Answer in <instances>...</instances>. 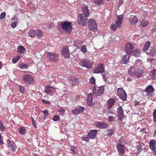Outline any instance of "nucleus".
I'll return each instance as SVG.
<instances>
[{
  "label": "nucleus",
  "mask_w": 156,
  "mask_h": 156,
  "mask_svg": "<svg viewBox=\"0 0 156 156\" xmlns=\"http://www.w3.org/2000/svg\"><path fill=\"white\" fill-rule=\"evenodd\" d=\"M140 101H135L134 102L135 106H136V105H139V104H140Z\"/></svg>",
  "instance_id": "680f3d73"
},
{
  "label": "nucleus",
  "mask_w": 156,
  "mask_h": 156,
  "mask_svg": "<svg viewBox=\"0 0 156 156\" xmlns=\"http://www.w3.org/2000/svg\"><path fill=\"white\" fill-rule=\"evenodd\" d=\"M113 133V131L112 129H109L108 130L107 132V134L108 136L110 137L112 136Z\"/></svg>",
  "instance_id": "09e8293b"
},
{
  "label": "nucleus",
  "mask_w": 156,
  "mask_h": 156,
  "mask_svg": "<svg viewBox=\"0 0 156 156\" xmlns=\"http://www.w3.org/2000/svg\"><path fill=\"white\" fill-rule=\"evenodd\" d=\"M4 126L3 124L0 120V130H3L4 129Z\"/></svg>",
  "instance_id": "6e6d98bb"
},
{
  "label": "nucleus",
  "mask_w": 156,
  "mask_h": 156,
  "mask_svg": "<svg viewBox=\"0 0 156 156\" xmlns=\"http://www.w3.org/2000/svg\"><path fill=\"white\" fill-rule=\"evenodd\" d=\"M105 69L104 68V65L101 64L97 65V67L94 69V73L96 74L104 73Z\"/></svg>",
  "instance_id": "1a4fd4ad"
},
{
  "label": "nucleus",
  "mask_w": 156,
  "mask_h": 156,
  "mask_svg": "<svg viewBox=\"0 0 156 156\" xmlns=\"http://www.w3.org/2000/svg\"><path fill=\"white\" fill-rule=\"evenodd\" d=\"M16 148V144L14 142H12L11 143H10V150H11L12 151L15 152Z\"/></svg>",
  "instance_id": "72a5a7b5"
},
{
  "label": "nucleus",
  "mask_w": 156,
  "mask_h": 156,
  "mask_svg": "<svg viewBox=\"0 0 156 156\" xmlns=\"http://www.w3.org/2000/svg\"><path fill=\"white\" fill-rule=\"evenodd\" d=\"M143 71L139 68H136V70L135 71L134 76H136L138 78H140L143 75Z\"/></svg>",
  "instance_id": "b1692460"
},
{
  "label": "nucleus",
  "mask_w": 156,
  "mask_h": 156,
  "mask_svg": "<svg viewBox=\"0 0 156 156\" xmlns=\"http://www.w3.org/2000/svg\"><path fill=\"white\" fill-rule=\"evenodd\" d=\"M61 23V27L64 31L68 34L71 33L73 28L71 23L65 21Z\"/></svg>",
  "instance_id": "f257e3e1"
},
{
  "label": "nucleus",
  "mask_w": 156,
  "mask_h": 156,
  "mask_svg": "<svg viewBox=\"0 0 156 156\" xmlns=\"http://www.w3.org/2000/svg\"><path fill=\"white\" fill-rule=\"evenodd\" d=\"M151 43L150 42L148 41L146 43L145 45L143 48V50L144 51H146L148 50L149 47L151 45Z\"/></svg>",
  "instance_id": "473e14b6"
},
{
  "label": "nucleus",
  "mask_w": 156,
  "mask_h": 156,
  "mask_svg": "<svg viewBox=\"0 0 156 156\" xmlns=\"http://www.w3.org/2000/svg\"><path fill=\"white\" fill-rule=\"evenodd\" d=\"M129 58L130 56L128 54L124 55L121 60V62L122 64H127L129 61Z\"/></svg>",
  "instance_id": "393cba45"
},
{
  "label": "nucleus",
  "mask_w": 156,
  "mask_h": 156,
  "mask_svg": "<svg viewBox=\"0 0 156 156\" xmlns=\"http://www.w3.org/2000/svg\"><path fill=\"white\" fill-rule=\"evenodd\" d=\"M18 66L20 68L21 70L27 69L28 68V65L23 63H20L18 64Z\"/></svg>",
  "instance_id": "c756f323"
},
{
  "label": "nucleus",
  "mask_w": 156,
  "mask_h": 156,
  "mask_svg": "<svg viewBox=\"0 0 156 156\" xmlns=\"http://www.w3.org/2000/svg\"><path fill=\"white\" fill-rule=\"evenodd\" d=\"M20 56L19 55H17L16 56L14 57L12 59V62L13 63H16L19 60Z\"/></svg>",
  "instance_id": "e433bc0d"
},
{
  "label": "nucleus",
  "mask_w": 156,
  "mask_h": 156,
  "mask_svg": "<svg viewBox=\"0 0 156 156\" xmlns=\"http://www.w3.org/2000/svg\"><path fill=\"white\" fill-rule=\"evenodd\" d=\"M18 87L19 88L20 92L21 93H24L25 92V88L24 87L19 85Z\"/></svg>",
  "instance_id": "49530a36"
},
{
  "label": "nucleus",
  "mask_w": 156,
  "mask_h": 156,
  "mask_svg": "<svg viewBox=\"0 0 156 156\" xmlns=\"http://www.w3.org/2000/svg\"><path fill=\"white\" fill-rule=\"evenodd\" d=\"M135 70H136V68H135L134 65L131 66L128 69V72L129 74L132 76H135Z\"/></svg>",
  "instance_id": "5701e85b"
},
{
  "label": "nucleus",
  "mask_w": 156,
  "mask_h": 156,
  "mask_svg": "<svg viewBox=\"0 0 156 156\" xmlns=\"http://www.w3.org/2000/svg\"><path fill=\"white\" fill-rule=\"evenodd\" d=\"M117 115L119 120V121H122V119L124 116V112L122 107L120 106L117 109Z\"/></svg>",
  "instance_id": "4468645a"
},
{
  "label": "nucleus",
  "mask_w": 156,
  "mask_h": 156,
  "mask_svg": "<svg viewBox=\"0 0 156 156\" xmlns=\"http://www.w3.org/2000/svg\"><path fill=\"white\" fill-rule=\"evenodd\" d=\"M65 110L63 109L62 108H60L58 110V112L59 113V115L61 116H63L64 113L65 112Z\"/></svg>",
  "instance_id": "ea45409f"
},
{
  "label": "nucleus",
  "mask_w": 156,
  "mask_h": 156,
  "mask_svg": "<svg viewBox=\"0 0 156 156\" xmlns=\"http://www.w3.org/2000/svg\"><path fill=\"white\" fill-rule=\"evenodd\" d=\"M81 138H82V140L85 141L86 142H88L89 141V138L87 136H82Z\"/></svg>",
  "instance_id": "3c124183"
},
{
  "label": "nucleus",
  "mask_w": 156,
  "mask_h": 156,
  "mask_svg": "<svg viewBox=\"0 0 156 156\" xmlns=\"http://www.w3.org/2000/svg\"><path fill=\"white\" fill-rule=\"evenodd\" d=\"M79 64L82 66L90 69L92 67V65L89 60L87 59H82L80 61Z\"/></svg>",
  "instance_id": "20e7f679"
},
{
  "label": "nucleus",
  "mask_w": 156,
  "mask_h": 156,
  "mask_svg": "<svg viewBox=\"0 0 156 156\" xmlns=\"http://www.w3.org/2000/svg\"><path fill=\"white\" fill-rule=\"evenodd\" d=\"M140 131L143 133H146V129L145 128H143L141 129Z\"/></svg>",
  "instance_id": "0e129e2a"
},
{
  "label": "nucleus",
  "mask_w": 156,
  "mask_h": 156,
  "mask_svg": "<svg viewBox=\"0 0 156 156\" xmlns=\"http://www.w3.org/2000/svg\"><path fill=\"white\" fill-rule=\"evenodd\" d=\"M78 23L82 26H86L87 23V19L81 14H80L78 18Z\"/></svg>",
  "instance_id": "6e6552de"
},
{
  "label": "nucleus",
  "mask_w": 156,
  "mask_h": 156,
  "mask_svg": "<svg viewBox=\"0 0 156 156\" xmlns=\"http://www.w3.org/2000/svg\"><path fill=\"white\" fill-rule=\"evenodd\" d=\"M116 147L118 149V152L119 154L123 155L125 153L124 146V145H122L121 144H119L117 145Z\"/></svg>",
  "instance_id": "dca6fc26"
},
{
  "label": "nucleus",
  "mask_w": 156,
  "mask_h": 156,
  "mask_svg": "<svg viewBox=\"0 0 156 156\" xmlns=\"http://www.w3.org/2000/svg\"><path fill=\"white\" fill-rule=\"evenodd\" d=\"M133 55L135 57H139L140 55V52L138 49H135L133 51Z\"/></svg>",
  "instance_id": "4c0bfd02"
},
{
  "label": "nucleus",
  "mask_w": 156,
  "mask_h": 156,
  "mask_svg": "<svg viewBox=\"0 0 156 156\" xmlns=\"http://www.w3.org/2000/svg\"><path fill=\"white\" fill-rule=\"evenodd\" d=\"M72 150L73 151V152H74V153L76 151V148L75 147H73L71 148Z\"/></svg>",
  "instance_id": "69168bd1"
},
{
  "label": "nucleus",
  "mask_w": 156,
  "mask_h": 156,
  "mask_svg": "<svg viewBox=\"0 0 156 156\" xmlns=\"http://www.w3.org/2000/svg\"><path fill=\"white\" fill-rule=\"evenodd\" d=\"M96 126L100 128H105L107 126V123L103 122H98L96 123Z\"/></svg>",
  "instance_id": "a878e982"
},
{
  "label": "nucleus",
  "mask_w": 156,
  "mask_h": 156,
  "mask_svg": "<svg viewBox=\"0 0 156 156\" xmlns=\"http://www.w3.org/2000/svg\"><path fill=\"white\" fill-rule=\"evenodd\" d=\"M156 140H151L149 143V147L151 150L156 149Z\"/></svg>",
  "instance_id": "412c9836"
},
{
  "label": "nucleus",
  "mask_w": 156,
  "mask_h": 156,
  "mask_svg": "<svg viewBox=\"0 0 156 156\" xmlns=\"http://www.w3.org/2000/svg\"><path fill=\"white\" fill-rule=\"evenodd\" d=\"M20 133L22 134H24L26 132V130L23 127H20L19 129Z\"/></svg>",
  "instance_id": "58836bf2"
},
{
  "label": "nucleus",
  "mask_w": 156,
  "mask_h": 156,
  "mask_svg": "<svg viewBox=\"0 0 156 156\" xmlns=\"http://www.w3.org/2000/svg\"><path fill=\"white\" fill-rule=\"evenodd\" d=\"M84 107L79 106L77 108L72 109V112L74 114L77 115V114L80 113L84 111Z\"/></svg>",
  "instance_id": "2eb2a0df"
},
{
  "label": "nucleus",
  "mask_w": 156,
  "mask_h": 156,
  "mask_svg": "<svg viewBox=\"0 0 156 156\" xmlns=\"http://www.w3.org/2000/svg\"><path fill=\"white\" fill-rule=\"evenodd\" d=\"M115 101L113 98H111L108 101V108L109 109L112 108V107L114 106Z\"/></svg>",
  "instance_id": "cd10ccee"
},
{
  "label": "nucleus",
  "mask_w": 156,
  "mask_h": 156,
  "mask_svg": "<svg viewBox=\"0 0 156 156\" xmlns=\"http://www.w3.org/2000/svg\"><path fill=\"white\" fill-rule=\"evenodd\" d=\"M93 94H90L88 95L87 98V104L88 106H93Z\"/></svg>",
  "instance_id": "a211bd4d"
},
{
  "label": "nucleus",
  "mask_w": 156,
  "mask_h": 156,
  "mask_svg": "<svg viewBox=\"0 0 156 156\" xmlns=\"http://www.w3.org/2000/svg\"><path fill=\"white\" fill-rule=\"evenodd\" d=\"M97 130L96 129L90 130L88 134V137L90 139H95L96 137Z\"/></svg>",
  "instance_id": "6ab92c4d"
},
{
  "label": "nucleus",
  "mask_w": 156,
  "mask_h": 156,
  "mask_svg": "<svg viewBox=\"0 0 156 156\" xmlns=\"http://www.w3.org/2000/svg\"><path fill=\"white\" fill-rule=\"evenodd\" d=\"M41 101H42V102L44 103H46V104H50V101H47V100H44V99H42Z\"/></svg>",
  "instance_id": "13d9d810"
},
{
  "label": "nucleus",
  "mask_w": 156,
  "mask_h": 156,
  "mask_svg": "<svg viewBox=\"0 0 156 156\" xmlns=\"http://www.w3.org/2000/svg\"><path fill=\"white\" fill-rule=\"evenodd\" d=\"M144 90L147 93L148 96H152L154 95V89L152 85H149L147 86Z\"/></svg>",
  "instance_id": "9d476101"
},
{
  "label": "nucleus",
  "mask_w": 156,
  "mask_h": 156,
  "mask_svg": "<svg viewBox=\"0 0 156 156\" xmlns=\"http://www.w3.org/2000/svg\"><path fill=\"white\" fill-rule=\"evenodd\" d=\"M23 80L27 83L32 84L34 81L33 77L29 75H24L23 77Z\"/></svg>",
  "instance_id": "f8f14e48"
},
{
  "label": "nucleus",
  "mask_w": 156,
  "mask_h": 156,
  "mask_svg": "<svg viewBox=\"0 0 156 156\" xmlns=\"http://www.w3.org/2000/svg\"><path fill=\"white\" fill-rule=\"evenodd\" d=\"M16 20L14 22H12L11 24V27L12 28H15L17 25V24H18V22L17 21V18H14L12 19V21H14V20Z\"/></svg>",
  "instance_id": "7c9ffc66"
},
{
  "label": "nucleus",
  "mask_w": 156,
  "mask_h": 156,
  "mask_svg": "<svg viewBox=\"0 0 156 156\" xmlns=\"http://www.w3.org/2000/svg\"><path fill=\"white\" fill-rule=\"evenodd\" d=\"M149 23L148 21H145L143 20L141 21L140 22L141 25L143 27H146L148 26Z\"/></svg>",
  "instance_id": "f704fd0d"
},
{
  "label": "nucleus",
  "mask_w": 156,
  "mask_h": 156,
  "mask_svg": "<svg viewBox=\"0 0 156 156\" xmlns=\"http://www.w3.org/2000/svg\"><path fill=\"white\" fill-rule=\"evenodd\" d=\"M59 119V116L57 115H55L54 116L53 118V120L55 121H58Z\"/></svg>",
  "instance_id": "864d4df0"
},
{
  "label": "nucleus",
  "mask_w": 156,
  "mask_h": 156,
  "mask_svg": "<svg viewBox=\"0 0 156 156\" xmlns=\"http://www.w3.org/2000/svg\"><path fill=\"white\" fill-rule=\"evenodd\" d=\"M153 154L155 155H156V150H153Z\"/></svg>",
  "instance_id": "774afa93"
},
{
  "label": "nucleus",
  "mask_w": 156,
  "mask_h": 156,
  "mask_svg": "<svg viewBox=\"0 0 156 156\" xmlns=\"http://www.w3.org/2000/svg\"><path fill=\"white\" fill-rule=\"evenodd\" d=\"M43 33L42 30H38L37 34V38H40L42 37Z\"/></svg>",
  "instance_id": "a19ab883"
},
{
  "label": "nucleus",
  "mask_w": 156,
  "mask_h": 156,
  "mask_svg": "<svg viewBox=\"0 0 156 156\" xmlns=\"http://www.w3.org/2000/svg\"><path fill=\"white\" fill-rule=\"evenodd\" d=\"M43 113L45 116V117H46V116L48 115V110H45L43 111Z\"/></svg>",
  "instance_id": "bf43d9fd"
},
{
  "label": "nucleus",
  "mask_w": 156,
  "mask_h": 156,
  "mask_svg": "<svg viewBox=\"0 0 156 156\" xmlns=\"http://www.w3.org/2000/svg\"><path fill=\"white\" fill-rule=\"evenodd\" d=\"M81 8L85 17H88L90 15V13L87 6L83 5L82 6Z\"/></svg>",
  "instance_id": "f3484780"
},
{
  "label": "nucleus",
  "mask_w": 156,
  "mask_h": 156,
  "mask_svg": "<svg viewBox=\"0 0 156 156\" xmlns=\"http://www.w3.org/2000/svg\"><path fill=\"white\" fill-rule=\"evenodd\" d=\"M89 83L91 84H93V85L95 84L96 83V80L94 77L92 76V77L90 78V79Z\"/></svg>",
  "instance_id": "a18cd8bd"
},
{
  "label": "nucleus",
  "mask_w": 156,
  "mask_h": 156,
  "mask_svg": "<svg viewBox=\"0 0 156 156\" xmlns=\"http://www.w3.org/2000/svg\"><path fill=\"white\" fill-rule=\"evenodd\" d=\"M141 64L142 62L140 60H136L134 65L135 68H138V67L141 66Z\"/></svg>",
  "instance_id": "c9c22d12"
},
{
  "label": "nucleus",
  "mask_w": 156,
  "mask_h": 156,
  "mask_svg": "<svg viewBox=\"0 0 156 156\" xmlns=\"http://www.w3.org/2000/svg\"><path fill=\"white\" fill-rule=\"evenodd\" d=\"M26 51V49L23 46L21 45L18 46V51L20 54H23Z\"/></svg>",
  "instance_id": "c85d7f7f"
},
{
  "label": "nucleus",
  "mask_w": 156,
  "mask_h": 156,
  "mask_svg": "<svg viewBox=\"0 0 156 156\" xmlns=\"http://www.w3.org/2000/svg\"><path fill=\"white\" fill-rule=\"evenodd\" d=\"M102 76L103 79V80L105 81H106V76H105V74H102Z\"/></svg>",
  "instance_id": "e2e57ef3"
},
{
  "label": "nucleus",
  "mask_w": 156,
  "mask_h": 156,
  "mask_svg": "<svg viewBox=\"0 0 156 156\" xmlns=\"http://www.w3.org/2000/svg\"><path fill=\"white\" fill-rule=\"evenodd\" d=\"M94 3L95 4L102 5L103 4V0H94Z\"/></svg>",
  "instance_id": "79ce46f5"
},
{
  "label": "nucleus",
  "mask_w": 156,
  "mask_h": 156,
  "mask_svg": "<svg viewBox=\"0 0 156 156\" xmlns=\"http://www.w3.org/2000/svg\"><path fill=\"white\" fill-rule=\"evenodd\" d=\"M153 121L156 123V109L154 110L153 113Z\"/></svg>",
  "instance_id": "603ef678"
},
{
  "label": "nucleus",
  "mask_w": 156,
  "mask_h": 156,
  "mask_svg": "<svg viewBox=\"0 0 156 156\" xmlns=\"http://www.w3.org/2000/svg\"><path fill=\"white\" fill-rule=\"evenodd\" d=\"M134 48L133 44L129 42L127 43L125 45L124 51L129 55H132Z\"/></svg>",
  "instance_id": "7ed1b4c3"
},
{
  "label": "nucleus",
  "mask_w": 156,
  "mask_h": 156,
  "mask_svg": "<svg viewBox=\"0 0 156 156\" xmlns=\"http://www.w3.org/2000/svg\"><path fill=\"white\" fill-rule=\"evenodd\" d=\"M123 16L122 15L118 16V20L116 23V27H119L122 22Z\"/></svg>",
  "instance_id": "bb28decb"
},
{
  "label": "nucleus",
  "mask_w": 156,
  "mask_h": 156,
  "mask_svg": "<svg viewBox=\"0 0 156 156\" xmlns=\"http://www.w3.org/2000/svg\"><path fill=\"white\" fill-rule=\"evenodd\" d=\"M137 152L138 153H140L141 151L143 150L141 145H140V144L137 146Z\"/></svg>",
  "instance_id": "8fccbe9b"
},
{
  "label": "nucleus",
  "mask_w": 156,
  "mask_h": 156,
  "mask_svg": "<svg viewBox=\"0 0 156 156\" xmlns=\"http://www.w3.org/2000/svg\"><path fill=\"white\" fill-rule=\"evenodd\" d=\"M129 20L131 24L134 25L137 22L138 18L136 17V16L131 15L129 18Z\"/></svg>",
  "instance_id": "4be33fe9"
},
{
  "label": "nucleus",
  "mask_w": 156,
  "mask_h": 156,
  "mask_svg": "<svg viewBox=\"0 0 156 156\" xmlns=\"http://www.w3.org/2000/svg\"><path fill=\"white\" fill-rule=\"evenodd\" d=\"M6 16V13L5 12H2L0 15V19H3Z\"/></svg>",
  "instance_id": "5fc2aeb1"
},
{
  "label": "nucleus",
  "mask_w": 156,
  "mask_h": 156,
  "mask_svg": "<svg viewBox=\"0 0 156 156\" xmlns=\"http://www.w3.org/2000/svg\"><path fill=\"white\" fill-rule=\"evenodd\" d=\"M56 89V88L54 87L48 85L44 87V92L47 94H52V93L55 92Z\"/></svg>",
  "instance_id": "9b49d317"
},
{
  "label": "nucleus",
  "mask_w": 156,
  "mask_h": 156,
  "mask_svg": "<svg viewBox=\"0 0 156 156\" xmlns=\"http://www.w3.org/2000/svg\"><path fill=\"white\" fill-rule=\"evenodd\" d=\"M114 117L113 116H110L108 117V119L109 121H114Z\"/></svg>",
  "instance_id": "4d7b16f0"
},
{
  "label": "nucleus",
  "mask_w": 156,
  "mask_h": 156,
  "mask_svg": "<svg viewBox=\"0 0 156 156\" xmlns=\"http://www.w3.org/2000/svg\"><path fill=\"white\" fill-rule=\"evenodd\" d=\"M105 87L104 86H102L98 87L97 86H94L92 88L93 92L95 94L96 96L101 95L104 93Z\"/></svg>",
  "instance_id": "f03ea898"
},
{
  "label": "nucleus",
  "mask_w": 156,
  "mask_h": 156,
  "mask_svg": "<svg viewBox=\"0 0 156 156\" xmlns=\"http://www.w3.org/2000/svg\"><path fill=\"white\" fill-rule=\"evenodd\" d=\"M69 81L72 86H75L76 84L79 83L78 79L75 77H70L69 80Z\"/></svg>",
  "instance_id": "aec40b11"
},
{
  "label": "nucleus",
  "mask_w": 156,
  "mask_h": 156,
  "mask_svg": "<svg viewBox=\"0 0 156 156\" xmlns=\"http://www.w3.org/2000/svg\"><path fill=\"white\" fill-rule=\"evenodd\" d=\"M37 34L36 31V30H34V29H32V30H30V31L28 33V35L30 37H35Z\"/></svg>",
  "instance_id": "2f4dec72"
},
{
  "label": "nucleus",
  "mask_w": 156,
  "mask_h": 156,
  "mask_svg": "<svg viewBox=\"0 0 156 156\" xmlns=\"http://www.w3.org/2000/svg\"><path fill=\"white\" fill-rule=\"evenodd\" d=\"M88 25L90 30L95 31L97 29V24L94 19H90L88 21Z\"/></svg>",
  "instance_id": "423d86ee"
},
{
  "label": "nucleus",
  "mask_w": 156,
  "mask_h": 156,
  "mask_svg": "<svg viewBox=\"0 0 156 156\" xmlns=\"http://www.w3.org/2000/svg\"><path fill=\"white\" fill-rule=\"evenodd\" d=\"M62 54L63 56L66 58H69L70 56V53L69 48L67 47H64L62 49Z\"/></svg>",
  "instance_id": "ddd939ff"
},
{
  "label": "nucleus",
  "mask_w": 156,
  "mask_h": 156,
  "mask_svg": "<svg viewBox=\"0 0 156 156\" xmlns=\"http://www.w3.org/2000/svg\"><path fill=\"white\" fill-rule=\"evenodd\" d=\"M47 57L50 60L53 61L55 62H58L59 59L58 54L55 52H48Z\"/></svg>",
  "instance_id": "0eeeda50"
},
{
  "label": "nucleus",
  "mask_w": 156,
  "mask_h": 156,
  "mask_svg": "<svg viewBox=\"0 0 156 156\" xmlns=\"http://www.w3.org/2000/svg\"><path fill=\"white\" fill-rule=\"evenodd\" d=\"M32 124L35 127H36L37 126L36 125V123H35V122L34 120V119L33 117H32Z\"/></svg>",
  "instance_id": "052dcab7"
},
{
  "label": "nucleus",
  "mask_w": 156,
  "mask_h": 156,
  "mask_svg": "<svg viewBox=\"0 0 156 156\" xmlns=\"http://www.w3.org/2000/svg\"><path fill=\"white\" fill-rule=\"evenodd\" d=\"M110 28L112 30H115L117 29V27L115 24H113L111 25Z\"/></svg>",
  "instance_id": "de8ad7c7"
},
{
  "label": "nucleus",
  "mask_w": 156,
  "mask_h": 156,
  "mask_svg": "<svg viewBox=\"0 0 156 156\" xmlns=\"http://www.w3.org/2000/svg\"><path fill=\"white\" fill-rule=\"evenodd\" d=\"M132 80V79H131V78H129L127 79V81H128L130 82V81H131Z\"/></svg>",
  "instance_id": "338daca9"
},
{
  "label": "nucleus",
  "mask_w": 156,
  "mask_h": 156,
  "mask_svg": "<svg viewBox=\"0 0 156 156\" xmlns=\"http://www.w3.org/2000/svg\"><path fill=\"white\" fill-rule=\"evenodd\" d=\"M117 93L119 97L123 101H126L127 98V95L123 88H118Z\"/></svg>",
  "instance_id": "39448f33"
},
{
  "label": "nucleus",
  "mask_w": 156,
  "mask_h": 156,
  "mask_svg": "<svg viewBox=\"0 0 156 156\" xmlns=\"http://www.w3.org/2000/svg\"><path fill=\"white\" fill-rule=\"evenodd\" d=\"M151 73L152 75L153 79H156V69H153L151 71Z\"/></svg>",
  "instance_id": "c03bdc74"
},
{
  "label": "nucleus",
  "mask_w": 156,
  "mask_h": 156,
  "mask_svg": "<svg viewBox=\"0 0 156 156\" xmlns=\"http://www.w3.org/2000/svg\"><path fill=\"white\" fill-rule=\"evenodd\" d=\"M80 51L84 53H85L87 51V48L85 45H83L81 46Z\"/></svg>",
  "instance_id": "37998d69"
}]
</instances>
